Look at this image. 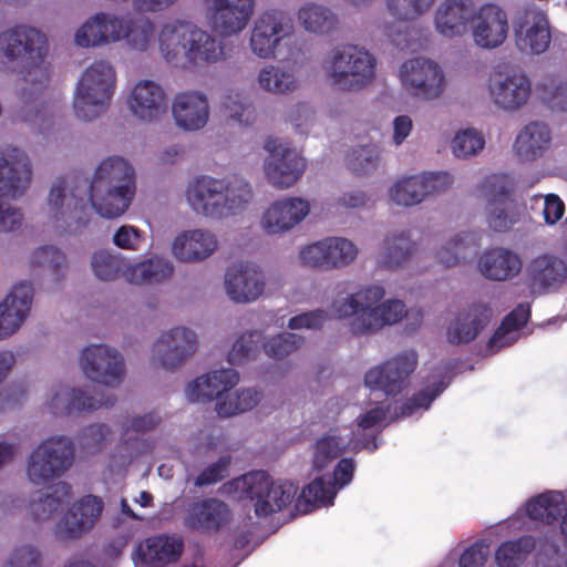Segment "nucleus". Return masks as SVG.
Here are the masks:
<instances>
[{
    "mask_svg": "<svg viewBox=\"0 0 567 567\" xmlns=\"http://www.w3.org/2000/svg\"><path fill=\"white\" fill-rule=\"evenodd\" d=\"M206 21L210 28L172 19L158 30L146 17H124L121 43L133 53L150 54L155 47L167 64L184 71H200L227 60L226 39L241 34L256 10V0H203Z\"/></svg>",
    "mask_w": 567,
    "mask_h": 567,
    "instance_id": "f257e3e1",
    "label": "nucleus"
},
{
    "mask_svg": "<svg viewBox=\"0 0 567 567\" xmlns=\"http://www.w3.org/2000/svg\"><path fill=\"white\" fill-rule=\"evenodd\" d=\"M48 35L30 23H17L0 31V71L17 72L21 79L20 96L25 105L19 111L21 121L32 124L44 110L37 101L51 75L48 62Z\"/></svg>",
    "mask_w": 567,
    "mask_h": 567,
    "instance_id": "f03ea898",
    "label": "nucleus"
},
{
    "mask_svg": "<svg viewBox=\"0 0 567 567\" xmlns=\"http://www.w3.org/2000/svg\"><path fill=\"white\" fill-rule=\"evenodd\" d=\"M185 202L197 216L223 221L245 212L254 199L251 184L243 176L215 177L207 174L189 178Z\"/></svg>",
    "mask_w": 567,
    "mask_h": 567,
    "instance_id": "7ed1b4c3",
    "label": "nucleus"
},
{
    "mask_svg": "<svg viewBox=\"0 0 567 567\" xmlns=\"http://www.w3.org/2000/svg\"><path fill=\"white\" fill-rule=\"evenodd\" d=\"M384 297L382 285H362L351 293H339L331 302V311L337 318L348 320V328L353 336L375 334L408 316L403 301L384 300Z\"/></svg>",
    "mask_w": 567,
    "mask_h": 567,
    "instance_id": "20e7f679",
    "label": "nucleus"
},
{
    "mask_svg": "<svg viewBox=\"0 0 567 567\" xmlns=\"http://www.w3.org/2000/svg\"><path fill=\"white\" fill-rule=\"evenodd\" d=\"M92 209L103 219L124 215L136 194V176L132 164L122 156L103 158L94 168L89 184Z\"/></svg>",
    "mask_w": 567,
    "mask_h": 567,
    "instance_id": "39448f33",
    "label": "nucleus"
},
{
    "mask_svg": "<svg viewBox=\"0 0 567 567\" xmlns=\"http://www.w3.org/2000/svg\"><path fill=\"white\" fill-rule=\"evenodd\" d=\"M378 65L374 53L351 43L333 47L321 61L329 84L346 94H358L371 87L378 79Z\"/></svg>",
    "mask_w": 567,
    "mask_h": 567,
    "instance_id": "423d86ee",
    "label": "nucleus"
},
{
    "mask_svg": "<svg viewBox=\"0 0 567 567\" xmlns=\"http://www.w3.org/2000/svg\"><path fill=\"white\" fill-rule=\"evenodd\" d=\"M90 192L70 178H55L44 199L48 224L59 235H80L91 221Z\"/></svg>",
    "mask_w": 567,
    "mask_h": 567,
    "instance_id": "0eeeda50",
    "label": "nucleus"
},
{
    "mask_svg": "<svg viewBox=\"0 0 567 567\" xmlns=\"http://www.w3.org/2000/svg\"><path fill=\"white\" fill-rule=\"evenodd\" d=\"M117 82L115 65L107 59L91 62L80 74L74 94L73 109L83 121L100 117L110 106Z\"/></svg>",
    "mask_w": 567,
    "mask_h": 567,
    "instance_id": "6e6552de",
    "label": "nucleus"
},
{
    "mask_svg": "<svg viewBox=\"0 0 567 567\" xmlns=\"http://www.w3.org/2000/svg\"><path fill=\"white\" fill-rule=\"evenodd\" d=\"M221 489L234 499H251L258 516H269L288 506L298 487L289 481H274L265 472H251L224 484Z\"/></svg>",
    "mask_w": 567,
    "mask_h": 567,
    "instance_id": "1a4fd4ad",
    "label": "nucleus"
},
{
    "mask_svg": "<svg viewBox=\"0 0 567 567\" xmlns=\"http://www.w3.org/2000/svg\"><path fill=\"white\" fill-rule=\"evenodd\" d=\"M295 34L296 25L291 16L282 9L269 8L254 20L248 48L260 60H276L282 48L290 52L297 45Z\"/></svg>",
    "mask_w": 567,
    "mask_h": 567,
    "instance_id": "9d476101",
    "label": "nucleus"
},
{
    "mask_svg": "<svg viewBox=\"0 0 567 567\" xmlns=\"http://www.w3.org/2000/svg\"><path fill=\"white\" fill-rule=\"evenodd\" d=\"M75 449L65 435H53L41 441L29 454L25 476L33 486H43L61 478L73 465Z\"/></svg>",
    "mask_w": 567,
    "mask_h": 567,
    "instance_id": "9b49d317",
    "label": "nucleus"
},
{
    "mask_svg": "<svg viewBox=\"0 0 567 567\" xmlns=\"http://www.w3.org/2000/svg\"><path fill=\"white\" fill-rule=\"evenodd\" d=\"M388 410L378 405L370 409L358 419V431L342 426L331 430L326 436L317 441L313 452V467L318 471L326 468L348 447H364L369 451L378 449L375 440L361 439L359 431H367L379 426L386 417Z\"/></svg>",
    "mask_w": 567,
    "mask_h": 567,
    "instance_id": "f8f14e48",
    "label": "nucleus"
},
{
    "mask_svg": "<svg viewBox=\"0 0 567 567\" xmlns=\"http://www.w3.org/2000/svg\"><path fill=\"white\" fill-rule=\"evenodd\" d=\"M200 349L198 332L185 324H176L159 332L150 348V363L168 373L181 371Z\"/></svg>",
    "mask_w": 567,
    "mask_h": 567,
    "instance_id": "ddd939ff",
    "label": "nucleus"
},
{
    "mask_svg": "<svg viewBox=\"0 0 567 567\" xmlns=\"http://www.w3.org/2000/svg\"><path fill=\"white\" fill-rule=\"evenodd\" d=\"M398 78L409 95L424 102L441 99L449 85L443 68L436 61L423 56L405 60L398 70Z\"/></svg>",
    "mask_w": 567,
    "mask_h": 567,
    "instance_id": "4468645a",
    "label": "nucleus"
},
{
    "mask_svg": "<svg viewBox=\"0 0 567 567\" xmlns=\"http://www.w3.org/2000/svg\"><path fill=\"white\" fill-rule=\"evenodd\" d=\"M79 367L85 379L107 389L120 388L126 379L124 354L106 343L84 347L79 355Z\"/></svg>",
    "mask_w": 567,
    "mask_h": 567,
    "instance_id": "2eb2a0df",
    "label": "nucleus"
},
{
    "mask_svg": "<svg viewBox=\"0 0 567 567\" xmlns=\"http://www.w3.org/2000/svg\"><path fill=\"white\" fill-rule=\"evenodd\" d=\"M360 255L359 246L344 236H328L300 247L298 261L312 270L333 271L351 267Z\"/></svg>",
    "mask_w": 567,
    "mask_h": 567,
    "instance_id": "dca6fc26",
    "label": "nucleus"
},
{
    "mask_svg": "<svg viewBox=\"0 0 567 567\" xmlns=\"http://www.w3.org/2000/svg\"><path fill=\"white\" fill-rule=\"evenodd\" d=\"M266 156L262 169L269 185L278 189L292 187L303 175L307 162L289 142L268 137L264 143Z\"/></svg>",
    "mask_w": 567,
    "mask_h": 567,
    "instance_id": "f3484780",
    "label": "nucleus"
},
{
    "mask_svg": "<svg viewBox=\"0 0 567 567\" xmlns=\"http://www.w3.org/2000/svg\"><path fill=\"white\" fill-rule=\"evenodd\" d=\"M486 91L491 102L498 110L518 112L532 99V79L520 69L497 66L488 75Z\"/></svg>",
    "mask_w": 567,
    "mask_h": 567,
    "instance_id": "a211bd4d",
    "label": "nucleus"
},
{
    "mask_svg": "<svg viewBox=\"0 0 567 567\" xmlns=\"http://www.w3.org/2000/svg\"><path fill=\"white\" fill-rule=\"evenodd\" d=\"M34 179L29 153L13 143L0 144V196L11 200L23 198Z\"/></svg>",
    "mask_w": 567,
    "mask_h": 567,
    "instance_id": "6ab92c4d",
    "label": "nucleus"
},
{
    "mask_svg": "<svg viewBox=\"0 0 567 567\" xmlns=\"http://www.w3.org/2000/svg\"><path fill=\"white\" fill-rule=\"evenodd\" d=\"M416 367L417 353L414 350L402 351L369 369L364 374V384L388 396H395L410 385Z\"/></svg>",
    "mask_w": 567,
    "mask_h": 567,
    "instance_id": "aec40b11",
    "label": "nucleus"
},
{
    "mask_svg": "<svg viewBox=\"0 0 567 567\" xmlns=\"http://www.w3.org/2000/svg\"><path fill=\"white\" fill-rule=\"evenodd\" d=\"M266 288V274L255 262H236L225 270L223 289L226 297L236 305H249L258 301L265 295Z\"/></svg>",
    "mask_w": 567,
    "mask_h": 567,
    "instance_id": "412c9836",
    "label": "nucleus"
},
{
    "mask_svg": "<svg viewBox=\"0 0 567 567\" xmlns=\"http://www.w3.org/2000/svg\"><path fill=\"white\" fill-rule=\"evenodd\" d=\"M104 508L102 498L84 495L74 501L55 523L53 533L61 542H75L91 533Z\"/></svg>",
    "mask_w": 567,
    "mask_h": 567,
    "instance_id": "4be33fe9",
    "label": "nucleus"
},
{
    "mask_svg": "<svg viewBox=\"0 0 567 567\" xmlns=\"http://www.w3.org/2000/svg\"><path fill=\"white\" fill-rule=\"evenodd\" d=\"M34 286L31 281L13 284L0 300V341L16 336L31 317Z\"/></svg>",
    "mask_w": 567,
    "mask_h": 567,
    "instance_id": "5701e85b",
    "label": "nucleus"
},
{
    "mask_svg": "<svg viewBox=\"0 0 567 567\" xmlns=\"http://www.w3.org/2000/svg\"><path fill=\"white\" fill-rule=\"evenodd\" d=\"M475 19L470 27L471 39L482 50H495L508 38L509 23L506 11L497 3H478Z\"/></svg>",
    "mask_w": 567,
    "mask_h": 567,
    "instance_id": "b1692460",
    "label": "nucleus"
},
{
    "mask_svg": "<svg viewBox=\"0 0 567 567\" xmlns=\"http://www.w3.org/2000/svg\"><path fill=\"white\" fill-rule=\"evenodd\" d=\"M515 43L527 55H539L548 50L551 28L543 10L528 7L518 12L515 19Z\"/></svg>",
    "mask_w": 567,
    "mask_h": 567,
    "instance_id": "393cba45",
    "label": "nucleus"
},
{
    "mask_svg": "<svg viewBox=\"0 0 567 567\" xmlns=\"http://www.w3.org/2000/svg\"><path fill=\"white\" fill-rule=\"evenodd\" d=\"M310 203L301 197L287 196L272 202L259 219V228L267 236L281 237L292 231L310 214Z\"/></svg>",
    "mask_w": 567,
    "mask_h": 567,
    "instance_id": "a878e982",
    "label": "nucleus"
},
{
    "mask_svg": "<svg viewBox=\"0 0 567 567\" xmlns=\"http://www.w3.org/2000/svg\"><path fill=\"white\" fill-rule=\"evenodd\" d=\"M122 20V14L111 11L89 16L74 31V47L96 49L121 43Z\"/></svg>",
    "mask_w": 567,
    "mask_h": 567,
    "instance_id": "bb28decb",
    "label": "nucleus"
},
{
    "mask_svg": "<svg viewBox=\"0 0 567 567\" xmlns=\"http://www.w3.org/2000/svg\"><path fill=\"white\" fill-rule=\"evenodd\" d=\"M477 4V0H441L432 13L436 34L447 41L466 35L475 19Z\"/></svg>",
    "mask_w": 567,
    "mask_h": 567,
    "instance_id": "cd10ccee",
    "label": "nucleus"
},
{
    "mask_svg": "<svg viewBox=\"0 0 567 567\" xmlns=\"http://www.w3.org/2000/svg\"><path fill=\"white\" fill-rule=\"evenodd\" d=\"M219 248L217 235L208 228H189L178 231L169 251L181 264L198 265L208 260Z\"/></svg>",
    "mask_w": 567,
    "mask_h": 567,
    "instance_id": "c85d7f7f",
    "label": "nucleus"
},
{
    "mask_svg": "<svg viewBox=\"0 0 567 567\" xmlns=\"http://www.w3.org/2000/svg\"><path fill=\"white\" fill-rule=\"evenodd\" d=\"M166 89L157 81L141 79L127 96V107L138 121L152 123L162 118L168 109Z\"/></svg>",
    "mask_w": 567,
    "mask_h": 567,
    "instance_id": "c756f323",
    "label": "nucleus"
},
{
    "mask_svg": "<svg viewBox=\"0 0 567 567\" xmlns=\"http://www.w3.org/2000/svg\"><path fill=\"white\" fill-rule=\"evenodd\" d=\"M208 95L202 90H185L175 94L172 115L178 128L184 132L203 130L210 118Z\"/></svg>",
    "mask_w": 567,
    "mask_h": 567,
    "instance_id": "7c9ffc66",
    "label": "nucleus"
},
{
    "mask_svg": "<svg viewBox=\"0 0 567 567\" xmlns=\"http://www.w3.org/2000/svg\"><path fill=\"white\" fill-rule=\"evenodd\" d=\"M526 275L534 293L554 292L567 281V262L556 254H540L530 259Z\"/></svg>",
    "mask_w": 567,
    "mask_h": 567,
    "instance_id": "2f4dec72",
    "label": "nucleus"
},
{
    "mask_svg": "<svg viewBox=\"0 0 567 567\" xmlns=\"http://www.w3.org/2000/svg\"><path fill=\"white\" fill-rule=\"evenodd\" d=\"M492 309L482 302L473 303L458 311L446 327V340L453 346L468 344L486 328Z\"/></svg>",
    "mask_w": 567,
    "mask_h": 567,
    "instance_id": "473e14b6",
    "label": "nucleus"
},
{
    "mask_svg": "<svg viewBox=\"0 0 567 567\" xmlns=\"http://www.w3.org/2000/svg\"><path fill=\"white\" fill-rule=\"evenodd\" d=\"M126 284L137 288L159 287L168 284L176 271L174 262L163 254L131 259Z\"/></svg>",
    "mask_w": 567,
    "mask_h": 567,
    "instance_id": "72a5a7b5",
    "label": "nucleus"
},
{
    "mask_svg": "<svg viewBox=\"0 0 567 567\" xmlns=\"http://www.w3.org/2000/svg\"><path fill=\"white\" fill-rule=\"evenodd\" d=\"M239 381L240 374L234 368L215 369L189 382L185 395L193 403L218 402V398L233 390Z\"/></svg>",
    "mask_w": 567,
    "mask_h": 567,
    "instance_id": "f704fd0d",
    "label": "nucleus"
},
{
    "mask_svg": "<svg viewBox=\"0 0 567 567\" xmlns=\"http://www.w3.org/2000/svg\"><path fill=\"white\" fill-rule=\"evenodd\" d=\"M551 142L549 125L542 121H533L520 128L515 137L513 151L519 161L533 163L549 152Z\"/></svg>",
    "mask_w": 567,
    "mask_h": 567,
    "instance_id": "c9c22d12",
    "label": "nucleus"
},
{
    "mask_svg": "<svg viewBox=\"0 0 567 567\" xmlns=\"http://www.w3.org/2000/svg\"><path fill=\"white\" fill-rule=\"evenodd\" d=\"M477 267L482 276L488 280L509 281L520 274L523 260L513 249L494 247L482 254Z\"/></svg>",
    "mask_w": 567,
    "mask_h": 567,
    "instance_id": "e433bc0d",
    "label": "nucleus"
},
{
    "mask_svg": "<svg viewBox=\"0 0 567 567\" xmlns=\"http://www.w3.org/2000/svg\"><path fill=\"white\" fill-rule=\"evenodd\" d=\"M295 16L299 27L316 37H330L340 28L337 12L321 2L306 1L298 7Z\"/></svg>",
    "mask_w": 567,
    "mask_h": 567,
    "instance_id": "4c0bfd02",
    "label": "nucleus"
},
{
    "mask_svg": "<svg viewBox=\"0 0 567 567\" xmlns=\"http://www.w3.org/2000/svg\"><path fill=\"white\" fill-rule=\"evenodd\" d=\"M182 553V538L164 534L146 538L137 548L140 561L147 567H171Z\"/></svg>",
    "mask_w": 567,
    "mask_h": 567,
    "instance_id": "58836bf2",
    "label": "nucleus"
},
{
    "mask_svg": "<svg viewBox=\"0 0 567 567\" xmlns=\"http://www.w3.org/2000/svg\"><path fill=\"white\" fill-rule=\"evenodd\" d=\"M256 83L260 91L274 96L292 94L301 85L293 68L278 64L264 65L257 73Z\"/></svg>",
    "mask_w": 567,
    "mask_h": 567,
    "instance_id": "ea45409f",
    "label": "nucleus"
},
{
    "mask_svg": "<svg viewBox=\"0 0 567 567\" xmlns=\"http://www.w3.org/2000/svg\"><path fill=\"white\" fill-rule=\"evenodd\" d=\"M416 250V243L408 229L395 230L383 240L378 265L385 269H399L406 264Z\"/></svg>",
    "mask_w": 567,
    "mask_h": 567,
    "instance_id": "a19ab883",
    "label": "nucleus"
},
{
    "mask_svg": "<svg viewBox=\"0 0 567 567\" xmlns=\"http://www.w3.org/2000/svg\"><path fill=\"white\" fill-rule=\"evenodd\" d=\"M131 259L109 248L94 250L90 257V268L94 277L103 282H126Z\"/></svg>",
    "mask_w": 567,
    "mask_h": 567,
    "instance_id": "79ce46f5",
    "label": "nucleus"
},
{
    "mask_svg": "<svg viewBox=\"0 0 567 567\" xmlns=\"http://www.w3.org/2000/svg\"><path fill=\"white\" fill-rule=\"evenodd\" d=\"M71 497L72 486L68 482L59 481L31 499L29 515L35 522L49 520Z\"/></svg>",
    "mask_w": 567,
    "mask_h": 567,
    "instance_id": "37998d69",
    "label": "nucleus"
},
{
    "mask_svg": "<svg viewBox=\"0 0 567 567\" xmlns=\"http://www.w3.org/2000/svg\"><path fill=\"white\" fill-rule=\"evenodd\" d=\"M228 519V506L216 498H207L193 504L186 518L189 526L204 530H216Z\"/></svg>",
    "mask_w": 567,
    "mask_h": 567,
    "instance_id": "c03bdc74",
    "label": "nucleus"
},
{
    "mask_svg": "<svg viewBox=\"0 0 567 567\" xmlns=\"http://www.w3.org/2000/svg\"><path fill=\"white\" fill-rule=\"evenodd\" d=\"M220 109L226 118L238 127H251L257 111L250 95L241 89H230L221 97Z\"/></svg>",
    "mask_w": 567,
    "mask_h": 567,
    "instance_id": "a18cd8bd",
    "label": "nucleus"
},
{
    "mask_svg": "<svg viewBox=\"0 0 567 567\" xmlns=\"http://www.w3.org/2000/svg\"><path fill=\"white\" fill-rule=\"evenodd\" d=\"M264 331L247 329L233 341L226 360L233 367H244L259 359L262 351Z\"/></svg>",
    "mask_w": 567,
    "mask_h": 567,
    "instance_id": "49530a36",
    "label": "nucleus"
},
{
    "mask_svg": "<svg viewBox=\"0 0 567 567\" xmlns=\"http://www.w3.org/2000/svg\"><path fill=\"white\" fill-rule=\"evenodd\" d=\"M529 318V306L527 303L518 305L509 315L505 317L499 328L487 342V351L496 353L504 347L516 342L519 338L520 328Z\"/></svg>",
    "mask_w": 567,
    "mask_h": 567,
    "instance_id": "de8ad7c7",
    "label": "nucleus"
},
{
    "mask_svg": "<svg viewBox=\"0 0 567 567\" xmlns=\"http://www.w3.org/2000/svg\"><path fill=\"white\" fill-rule=\"evenodd\" d=\"M567 511V499L561 492H547L530 499L526 505L527 515L546 524L556 522Z\"/></svg>",
    "mask_w": 567,
    "mask_h": 567,
    "instance_id": "09e8293b",
    "label": "nucleus"
},
{
    "mask_svg": "<svg viewBox=\"0 0 567 567\" xmlns=\"http://www.w3.org/2000/svg\"><path fill=\"white\" fill-rule=\"evenodd\" d=\"M383 148L378 143L360 144L346 156V165L355 175H370L382 164Z\"/></svg>",
    "mask_w": 567,
    "mask_h": 567,
    "instance_id": "8fccbe9b",
    "label": "nucleus"
},
{
    "mask_svg": "<svg viewBox=\"0 0 567 567\" xmlns=\"http://www.w3.org/2000/svg\"><path fill=\"white\" fill-rule=\"evenodd\" d=\"M303 343L305 338L301 334L282 331L268 337L264 334L261 349L268 359L280 362L301 349Z\"/></svg>",
    "mask_w": 567,
    "mask_h": 567,
    "instance_id": "3c124183",
    "label": "nucleus"
},
{
    "mask_svg": "<svg viewBox=\"0 0 567 567\" xmlns=\"http://www.w3.org/2000/svg\"><path fill=\"white\" fill-rule=\"evenodd\" d=\"M523 208L516 200L486 204V223L497 233L508 231L522 219Z\"/></svg>",
    "mask_w": 567,
    "mask_h": 567,
    "instance_id": "603ef678",
    "label": "nucleus"
},
{
    "mask_svg": "<svg viewBox=\"0 0 567 567\" xmlns=\"http://www.w3.org/2000/svg\"><path fill=\"white\" fill-rule=\"evenodd\" d=\"M536 90L540 101L553 112H567V80L560 76H546Z\"/></svg>",
    "mask_w": 567,
    "mask_h": 567,
    "instance_id": "864d4df0",
    "label": "nucleus"
},
{
    "mask_svg": "<svg viewBox=\"0 0 567 567\" xmlns=\"http://www.w3.org/2000/svg\"><path fill=\"white\" fill-rule=\"evenodd\" d=\"M473 235L468 231H461L440 245L435 251L436 261L444 268H455L465 258V249L470 246Z\"/></svg>",
    "mask_w": 567,
    "mask_h": 567,
    "instance_id": "5fc2aeb1",
    "label": "nucleus"
},
{
    "mask_svg": "<svg viewBox=\"0 0 567 567\" xmlns=\"http://www.w3.org/2000/svg\"><path fill=\"white\" fill-rule=\"evenodd\" d=\"M436 0H383L385 11L399 22H412L425 16Z\"/></svg>",
    "mask_w": 567,
    "mask_h": 567,
    "instance_id": "6e6d98bb",
    "label": "nucleus"
},
{
    "mask_svg": "<svg viewBox=\"0 0 567 567\" xmlns=\"http://www.w3.org/2000/svg\"><path fill=\"white\" fill-rule=\"evenodd\" d=\"M486 204H496L514 199V179L505 174L486 176L478 186Z\"/></svg>",
    "mask_w": 567,
    "mask_h": 567,
    "instance_id": "4d7b16f0",
    "label": "nucleus"
},
{
    "mask_svg": "<svg viewBox=\"0 0 567 567\" xmlns=\"http://www.w3.org/2000/svg\"><path fill=\"white\" fill-rule=\"evenodd\" d=\"M485 147V138L481 132L475 128H465L455 133L450 150L454 157L458 159H468L478 155Z\"/></svg>",
    "mask_w": 567,
    "mask_h": 567,
    "instance_id": "13d9d810",
    "label": "nucleus"
},
{
    "mask_svg": "<svg viewBox=\"0 0 567 567\" xmlns=\"http://www.w3.org/2000/svg\"><path fill=\"white\" fill-rule=\"evenodd\" d=\"M419 175L396 181L389 190L390 199L399 206L410 207L424 200Z\"/></svg>",
    "mask_w": 567,
    "mask_h": 567,
    "instance_id": "bf43d9fd",
    "label": "nucleus"
},
{
    "mask_svg": "<svg viewBox=\"0 0 567 567\" xmlns=\"http://www.w3.org/2000/svg\"><path fill=\"white\" fill-rule=\"evenodd\" d=\"M535 548V540L530 536L502 544L496 551V561L499 567H517Z\"/></svg>",
    "mask_w": 567,
    "mask_h": 567,
    "instance_id": "052dcab7",
    "label": "nucleus"
},
{
    "mask_svg": "<svg viewBox=\"0 0 567 567\" xmlns=\"http://www.w3.org/2000/svg\"><path fill=\"white\" fill-rule=\"evenodd\" d=\"M29 262L33 268L44 269L53 275H58L66 267L68 259L60 248L47 245L33 250Z\"/></svg>",
    "mask_w": 567,
    "mask_h": 567,
    "instance_id": "680f3d73",
    "label": "nucleus"
},
{
    "mask_svg": "<svg viewBox=\"0 0 567 567\" xmlns=\"http://www.w3.org/2000/svg\"><path fill=\"white\" fill-rule=\"evenodd\" d=\"M446 386L447 382H444L443 380L434 382L431 386H426L400 406V412H395L396 417H408L413 415L420 409L426 410L431 402L442 393Z\"/></svg>",
    "mask_w": 567,
    "mask_h": 567,
    "instance_id": "e2e57ef3",
    "label": "nucleus"
},
{
    "mask_svg": "<svg viewBox=\"0 0 567 567\" xmlns=\"http://www.w3.org/2000/svg\"><path fill=\"white\" fill-rule=\"evenodd\" d=\"M42 553L32 544L13 547L0 567H41Z\"/></svg>",
    "mask_w": 567,
    "mask_h": 567,
    "instance_id": "0e129e2a",
    "label": "nucleus"
},
{
    "mask_svg": "<svg viewBox=\"0 0 567 567\" xmlns=\"http://www.w3.org/2000/svg\"><path fill=\"white\" fill-rule=\"evenodd\" d=\"M417 175L424 199L447 192L454 184L453 175L445 171L425 172Z\"/></svg>",
    "mask_w": 567,
    "mask_h": 567,
    "instance_id": "69168bd1",
    "label": "nucleus"
},
{
    "mask_svg": "<svg viewBox=\"0 0 567 567\" xmlns=\"http://www.w3.org/2000/svg\"><path fill=\"white\" fill-rule=\"evenodd\" d=\"M111 241L121 250L137 252L144 244V233L133 225L124 224L115 229Z\"/></svg>",
    "mask_w": 567,
    "mask_h": 567,
    "instance_id": "338daca9",
    "label": "nucleus"
},
{
    "mask_svg": "<svg viewBox=\"0 0 567 567\" xmlns=\"http://www.w3.org/2000/svg\"><path fill=\"white\" fill-rule=\"evenodd\" d=\"M337 494V488L330 476L315 478L307 487L302 489L301 497L308 502H318L321 504H331Z\"/></svg>",
    "mask_w": 567,
    "mask_h": 567,
    "instance_id": "774afa93",
    "label": "nucleus"
}]
</instances>
